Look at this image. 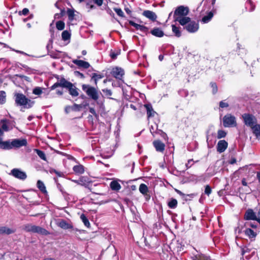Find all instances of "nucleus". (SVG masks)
<instances>
[{"label": "nucleus", "instance_id": "37998d69", "mask_svg": "<svg viewBox=\"0 0 260 260\" xmlns=\"http://www.w3.org/2000/svg\"><path fill=\"white\" fill-rule=\"evenodd\" d=\"M59 225L60 228L64 229H68L70 228V225L64 220H62L59 223Z\"/></svg>", "mask_w": 260, "mask_h": 260}, {"label": "nucleus", "instance_id": "9d476101", "mask_svg": "<svg viewBox=\"0 0 260 260\" xmlns=\"http://www.w3.org/2000/svg\"><path fill=\"white\" fill-rule=\"evenodd\" d=\"M186 30L191 33L196 32L199 29V24L195 21H190L185 26Z\"/></svg>", "mask_w": 260, "mask_h": 260}, {"label": "nucleus", "instance_id": "72a5a7b5", "mask_svg": "<svg viewBox=\"0 0 260 260\" xmlns=\"http://www.w3.org/2000/svg\"><path fill=\"white\" fill-rule=\"evenodd\" d=\"M110 187L112 190H118L120 189L121 186L119 183L116 181H112L110 183Z\"/></svg>", "mask_w": 260, "mask_h": 260}, {"label": "nucleus", "instance_id": "dca6fc26", "mask_svg": "<svg viewBox=\"0 0 260 260\" xmlns=\"http://www.w3.org/2000/svg\"><path fill=\"white\" fill-rule=\"evenodd\" d=\"M175 20L179 22V23L183 26L186 24H188L191 21L190 18L186 16L176 17L175 18Z\"/></svg>", "mask_w": 260, "mask_h": 260}, {"label": "nucleus", "instance_id": "6ab92c4d", "mask_svg": "<svg viewBox=\"0 0 260 260\" xmlns=\"http://www.w3.org/2000/svg\"><path fill=\"white\" fill-rule=\"evenodd\" d=\"M67 89H68L69 93L72 96H77L79 95L78 89L72 83H71V85H69Z\"/></svg>", "mask_w": 260, "mask_h": 260}, {"label": "nucleus", "instance_id": "20e7f679", "mask_svg": "<svg viewBox=\"0 0 260 260\" xmlns=\"http://www.w3.org/2000/svg\"><path fill=\"white\" fill-rule=\"evenodd\" d=\"M244 123L247 126L251 127L256 124L257 120L255 116L250 114H244L242 115Z\"/></svg>", "mask_w": 260, "mask_h": 260}, {"label": "nucleus", "instance_id": "bb28decb", "mask_svg": "<svg viewBox=\"0 0 260 260\" xmlns=\"http://www.w3.org/2000/svg\"><path fill=\"white\" fill-rule=\"evenodd\" d=\"M37 225L31 224H27L24 225V230L27 232L35 233Z\"/></svg>", "mask_w": 260, "mask_h": 260}, {"label": "nucleus", "instance_id": "de8ad7c7", "mask_svg": "<svg viewBox=\"0 0 260 260\" xmlns=\"http://www.w3.org/2000/svg\"><path fill=\"white\" fill-rule=\"evenodd\" d=\"M210 85L212 88V93L213 94L216 93L218 90L217 86L216 84L214 82H211Z\"/></svg>", "mask_w": 260, "mask_h": 260}, {"label": "nucleus", "instance_id": "4468645a", "mask_svg": "<svg viewBox=\"0 0 260 260\" xmlns=\"http://www.w3.org/2000/svg\"><path fill=\"white\" fill-rule=\"evenodd\" d=\"M82 108V105H78L76 104H74L72 106H66L65 108V112L66 113H69L71 111H80Z\"/></svg>", "mask_w": 260, "mask_h": 260}, {"label": "nucleus", "instance_id": "f3484780", "mask_svg": "<svg viewBox=\"0 0 260 260\" xmlns=\"http://www.w3.org/2000/svg\"><path fill=\"white\" fill-rule=\"evenodd\" d=\"M11 142L10 141H3L0 138V149L4 150H10L12 149Z\"/></svg>", "mask_w": 260, "mask_h": 260}, {"label": "nucleus", "instance_id": "412c9836", "mask_svg": "<svg viewBox=\"0 0 260 260\" xmlns=\"http://www.w3.org/2000/svg\"><path fill=\"white\" fill-rule=\"evenodd\" d=\"M151 33L152 35L157 37H162L164 35L163 31L159 28H154L151 30Z\"/></svg>", "mask_w": 260, "mask_h": 260}, {"label": "nucleus", "instance_id": "9b49d317", "mask_svg": "<svg viewBox=\"0 0 260 260\" xmlns=\"http://www.w3.org/2000/svg\"><path fill=\"white\" fill-rule=\"evenodd\" d=\"M228 143L224 140H220L217 145V151L220 153L223 152L228 148Z\"/></svg>", "mask_w": 260, "mask_h": 260}, {"label": "nucleus", "instance_id": "ea45409f", "mask_svg": "<svg viewBox=\"0 0 260 260\" xmlns=\"http://www.w3.org/2000/svg\"><path fill=\"white\" fill-rule=\"evenodd\" d=\"M35 151L36 152L38 155L43 160H46V157L45 153L40 150L39 149H35Z\"/></svg>", "mask_w": 260, "mask_h": 260}, {"label": "nucleus", "instance_id": "f704fd0d", "mask_svg": "<svg viewBox=\"0 0 260 260\" xmlns=\"http://www.w3.org/2000/svg\"><path fill=\"white\" fill-rule=\"evenodd\" d=\"M245 233L250 238H254L256 235V233L253 230L249 228L245 230Z\"/></svg>", "mask_w": 260, "mask_h": 260}, {"label": "nucleus", "instance_id": "0eeeda50", "mask_svg": "<svg viewBox=\"0 0 260 260\" xmlns=\"http://www.w3.org/2000/svg\"><path fill=\"white\" fill-rule=\"evenodd\" d=\"M111 74L116 79L121 80L124 75V72L121 68L116 67L113 68Z\"/></svg>", "mask_w": 260, "mask_h": 260}, {"label": "nucleus", "instance_id": "a19ab883", "mask_svg": "<svg viewBox=\"0 0 260 260\" xmlns=\"http://www.w3.org/2000/svg\"><path fill=\"white\" fill-rule=\"evenodd\" d=\"M6 93L4 91H0V104L6 102Z\"/></svg>", "mask_w": 260, "mask_h": 260}, {"label": "nucleus", "instance_id": "f257e3e1", "mask_svg": "<svg viewBox=\"0 0 260 260\" xmlns=\"http://www.w3.org/2000/svg\"><path fill=\"white\" fill-rule=\"evenodd\" d=\"M15 102L17 106H22L26 109L31 108L35 102L26 97L22 93H16L15 94Z\"/></svg>", "mask_w": 260, "mask_h": 260}, {"label": "nucleus", "instance_id": "6e6552de", "mask_svg": "<svg viewBox=\"0 0 260 260\" xmlns=\"http://www.w3.org/2000/svg\"><path fill=\"white\" fill-rule=\"evenodd\" d=\"M27 144V142L25 139H13L11 142L12 149L13 148H20L23 146H26Z\"/></svg>", "mask_w": 260, "mask_h": 260}, {"label": "nucleus", "instance_id": "423d86ee", "mask_svg": "<svg viewBox=\"0 0 260 260\" xmlns=\"http://www.w3.org/2000/svg\"><path fill=\"white\" fill-rule=\"evenodd\" d=\"M10 174L21 180H24L27 178V175L25 172L19 169H13L11 171Z\"/></svg>", "mask_w": 260, "mask_h": 260}, {"label": "nucleus", "instance_id": "774afa93", "mask_svg": "<svg viewBox=\"0 0 260 260\" xmlns=\"http://www.w3.org/2000/svg\"><path fill=\"white\" fill-rule=\"evenodd\" d=\"M242 184L244 186H247V183L246 181V179H243L242 180Z\"/></svg>", "mask_w": 260, "mask_h": 260}, {"label": "nucleus", "instance_id": "1a4fd4ad", "mask_svg": "<svg viewBox=\"0 0 260 260\" xmlns=\"http://www.w3.org/2000/svg\"><path fill=\"white\" fill-rule=\"evenodd\" d=\"M71 82L67 81L65 79H61L59 82L54 84L51 87V90H53L58 87H65L67 88L69 85H71Z\"/></svg>", "mask_w": 260, "mask_h": 260}, {"label": "nucleus", "instance_id": "bf43d9fd", "mask_svg": "<svg viewBox=\"0 0 260 260\" xmlns=\"http://www.w3.org/2000/svg\"><path fill=\"white\" fill-rule=\"evenodd\" d=\"M247 5H249L251 7V8H250L249 11H252L254 9V6L253 5V4H252V3L250 1H249L247 3Z\"/></svg>", "mask_w": 260, "mask_h": 260}, {"label": "nucleus", "instance_id": "c756f323", "mask_svg": "<svg viewBox=\"0 0 260 260\" xmlns=\"http://www.w3.org/2000/svg\"><path fill=\"white\" fill-rule=\"evenodd\" d=\"M178 202L177 200L171 198L168 202V206L171 209H175L177 207Z\"/></svg>", "mask_w": 260, "mask_h": 260}, {"label": "nucleus", "instance_id": "4be33fe9", "mask_svg": "<svg viewBox=\"0 0 260 260\" xmlns=\"http://www.w3.org/2000/svg\"><path fill=\"white\" fill-rule=\"evenodd\" d=\"M35 233H37L42 235L47 236L50 234V233L47 231L45 229L43 228L41 226H36V231Z\"/></svg>", "mask_w": 260, "mask_h": 260}, {"label": "nucleus", "instance_id": "603ef678", "mask_svg": "<svg viewBox=\"0 0 260 260\" xmlns=\"http://www.w3.org/2000/svg\"><path fill=\"white\" fill-rule=\"evenodd\" d=\"M219 106L220 107L223 108H226L229 107V104L227 103H225L223 101H221L219 103Z\"/></svg>", "mask_w": 260, "mask_h": 260}, {"label": "nucleus", "instance_id": "2eb2a0df", "mask_svg": "<svg viewBox=\"0 0 260 260\" xmlns=\"http://www.w3.org/2000/svg\"><path fill=\"white\" fill-rule=\"evenodd\" d=\"M143 15L152 21H155L157 18L156 14L153 11L145 10L143 12Z\"/></svg>", "mask_w": 260, "mask_h": 260}, {"label": "nucleus", "instance_id": "c85d7f7f", "mask_svg": "<svg viewBox=\"0 0 260 260\" xmlns=\"http://www.w3.org/2000/svg\"><path fill=\"white\" fill-rule=\"evenodd\" d=\"M73 169L76 173L79 174H82L84 172V167L81 165L75 166Z\"/></svg>", "mask_w": 260, "mask_h": 260}, {"label": "nucleus", "instance_id": "aec40b11", "mask_svg": "<svg viewBox=\"0 0 260 260\" xmlns=\"http://www.w3.org/2000/svg\"><path fill=\"white\" fill-rule=\"evenodd\" d=\"M129 23L131 25L135 27L136 29L140 30L142 32H145L147 30V28L146 26L138 24L133 21H129Z\"/></svg>", "mask_w": 260, "mask_h": 260}, {"label": "nucleus", "instance_id": "5701e85b", "mask_svg": "<svg viewBox=\"0 0 260 260\" xmlns=\"http://www.w3.org/2000/svg\"><path fill=\"white\" fill-rule=\"evenodd\" d=\"M251 128L256 138L260 140V125L255 124Z\"/></svg>", "mask_w": 260, "mask_h": 260}, {"label": "nucleus", "instance_id": "cd10ccee", "mask_svg": "<svg viewBox=\"0 0 260 260\" xmlns=\"http://www.w3.org/2000/svg\"><path fill=\"white\" fill-rule=\"evenodd\" d=\"M139 189L140 192L144 196H147V193L148 192V188L146 184L143 183L141 184L139 186Z\"/></svg>", "mask_w": 260, "mask_h": 260}, {"label": "nucleus", "instance_id": "49530a36", "mask_svg": "<svg viewBox=\"0 0 260 260\" xmlns=\"http://www.w3.org/2000/svg\"><path fill=\"white\" fill-rule=\"evenodd\" d=\"M226 133L223 130H219L217 132V138L221 139L226 136Z\"/></svg>", "mask_w": 260, "mask_h": 260}, {"label": "nucleus", "instance_id": "f8f14e48", "mask_svg": "<svg viewBox=\"0 0 260 260\" xmlns=\"http://www.w3.org/2000/svg\"><path fill=\"white\" fill-rule=\"evenodd\" d=\"M244 218L246 220H253L257 221V214H255L253 210L251 209H249L246 212Z\"/></svg>", "mask_w": 260, "mask_h": 260}, {"label": "nucleus", "instance_id": "e2e57ef3", "mask_svg": "<svg viewBox=\"0 0 260 260\" xmlns=\"http://www.w3.org/2000/svg\"><path fill=\"white\" fill-rule=\"evenodd\" d=\"M257 222L260 224V206H259V208L258 209V211L257 213Z\"/></svg>", "mask_w": 260, "mask_h": 260}, {"label": "nucleus", "instance_id": "09e8293b", "mask_svg": "<svg viewBox=\"0 0 260 260\" xmlns=\"http://www.w3.org/2000/svg\"><path fill=\"white\" fill-rule=\"evenodd\" d=\"M211 192L212 189L211 187L208 185H206L205 188V193L209 196L211 193Z\"/></svg>", "mask_w": 260, "mask_h": 260}, {"label": "nucleus", "instance_id": "5fc2aeb1", "mask_svg": "<svg viewBox=\"0 0 260 260\" xmlns=\"http://www.w3.org/2000/svg\"><path fill=\"white\" fill-rule=\"evenodd\" d=\"M29 12V10L27 8H24L21 12H20V14L26 15Z\"/></svg>", "mask_w": 260, "mask_h": 260}, {"label": "nucleus", "instance_id": "b1692460", "mask_svg": "<svg viewBox=\"0 0 260 260\" xmlns=\"http://www.w3.org/2000/svg\"><path fill=\"white\" fill-rule=\"evenodd\" d=\"M213 15L214 14L212 11L208 12L206 15L204 16L202 18L201 20L202 22L203 23H207L209 22L213 17Z\"/></svg>", "mask_w": 260, "mask_h": 260}, {"label": "nucleus", "instance_id": "a878e982", "mask_svg": "<svg viewBox=\"0 0 260 260\" xmlns=\"http://www.w3.org/2000/svg\"><path fill=\"white\" fill-rule=\"evenodd\" d=\"M71 34L68 30H64L61 34V38L63 41H68V43L70 42Z\"/></svg>", "mask_w": 260, "mask_h": 260}, {"label": "nucleus", "instance_id": "13d9d810", "mask_svg": "<svg viewBox=\"0 0 260 260\" xmlns=\"http://www.w3.org/2000/svg\"><path fill=\"white\" fill-rule=\"evenodd\" d=\"M51 172H54L55 174H56L59 177H61L63 175V173L61 172H58L55 170H53Z\"/></svg>", "mask_w": 260, "mask_h": 260}, {"label": "nucleus", "instance_id": "2f4dec72", "mask_svg": "<svg viewBox=\"0 0 260 260\" xmlns=\"http://www.w3.org/2000/svg\"><path fill=\"white\" fill-rule=\"evenodd\" d=\"M172 31L174 34L175 36L178 38L181 36V32L180 30V28L176 26L175 25H172Z\"/></svg>", "mask_w": 260, "mask_h": 260}, {"label": "nucleus", "instance_id": "680f3d73", "mask_svg": "<svg viewBox=\"0 0 260 260\" xmlns=\"http://www.w3.org/2000/svg\"><path fill=\"white\" fill-rule=\"evenodd\" d=\"M246 224H247V225H249L250 226H251L252 228H255L257 226V225L256 224L252 223L251 222H247L246 223Z\"/></svg>", "mask_w": 260, "mask_h": 260}, {"label": "nucleus", "instance_id": "4c0bfd02", "mask_svg": "<svg viewBox=\"0 0 260 260\" xmlns=\"http://www.w3.org/2000/svg\"><path fill=\"white\" fill-rule=\"evenodd\" d=\"M80 219H81L82 222L84 223V224L86 227H87V228L89 227V226H90L89 221L88 219H87V218L86 217V216L84 214H82L81 215Z\"/></svg>", "mask_w": 260, "mask_h": 260}, {"label": "nucleus", "instance_id": "4d7b16f0", "mask_svg": "<svg viewBox=\"0 0 260 260\" xmlns=\"http://www.w3.org/2000/svg\"><path fill=\"white\" fill-rule=\"evenodd\" d=\"M93 1L99 6H102L103 3V0H93Z\"/></svg>", "mask_w": 260, "mask_h": 260}, {"label": "nucleus", "instance_id": "393cba45", "mask_svg": "<svg viewBox=\"0 0 260 260\" xmlns=\"http://www.w3.org/2000/svg\"><path fill=\"white\" fill-rule=\"evenodd\" d=\"M15 232V231L13 229L5 227H0V234H7L9 235Z\"/></svg>", "mask_w": 260, "mask_h": 260}, {"label": "nucleus", "instance_id": "6e6d98bb", "mask_svg": "<svg viewBox=\"0 0 260 260\" xmlns=\"http://www.w3.org/2000/svg\"><path fill=\"white\" fill-rule=\"evenodd\" d=\"M192 161H193V159H189L188 160V162L187 164H186V169H188V168H190L191 166L192 165V164L191 163Z\"/></svg>", "mask_w": 260, "mask_h": 260}, {"label": "nucleus", "instance_id": "473e14b6", "mask_svg": "<svg viewBox=\"0 0 260 260\" xmlns=\"http://www.w3.org/2000/svg\"><path fill=\"white\" fill-rule=\"evenodd\" d=\"M37 187L43 192L46 193L47 192V190L46 189V187L44 184V183L41 181L38 180L37 181Z\"/></svg>", "mask_w": 260, "mask_h": 260}, {"label": "nucleus", "instance_id": "e433bc0d", "mask_svg": "<svg viewBox=\"0 0 260 260\" xmlns=\"http://www.w3.org/2000/svg\"><path fill=\"white\" fill-rule=\"evenodd\" d=\"M1 122L2 123V128L3 130L6 132L8 131L9 130V128L8 126L9 123V121L6 119H3L1 120Z\"/></svg>", "mask_w": 260, "mask_h": 260}, {"label": "nucleus", "instance_id": "8fccbe9b", "mask_svg": "<svg viewBox=\"0 0 260 260\" xmlns=\"http://www.w3.org/2000/svg\"><path fill=\"white\" fill-rule=\"evenodd\" d=\"M114 10L118 16L122 17H124V13L121 9L114 8Z\"/></svg>", "mask_w": 260, "mask_h": 260}, {"label": "nucleus", "instance_id": "052dcab7", "mask_svg": "<svg viewBox=\"0 0 260 260\" xmlns=\"http://www.w3.org/2000/svg\"><path fill=\"white\" fill-rule=\"evenodd\" d=\"M74 73H75V75L78 76H80L82 78L84 77L83 74L82 73H80L78 71H75L74 72Z\"/></svg>", "mask_w": 260, "mask_h": 260}, {"label": "nucleus", "instance_id": "c9c22d12", "mask_svg": "<svg viewBox=\"0 0 260 260\" xmlns=\"http://www.w3.org/2000/svg\"><path fill=\"white\" fill-rule=\"evenodd\" d=\"M103 77L104 76L101 74L94 73L92 74L91 79L94 80L95 84H96L98 81L103 78Z\"/></svg>", "mask_w": 260, "mask_h": 260}, {"label": "nucleus", "instance_id": "3c124183", "mask_svg": "<svg viewBox=\"0 0 260 260\" xmlns=\"http://www.w3.org/2000/svg\"><path fill=\"white\" fill-rule=\"evenodd\" d=\"M103 92L107 96H111L112 94V91L108 89H103Z\"/></svg>", "mask_w": 260, "mask_h": 260}, {"label": "nucleus", "instance_id": "69168bd1", "mask_svg": "<svg viewBox=\"0 0 260 260\" xmlns=\"http://www.w3.org/2000/svg\"><path fill=\"white\" fill-rule=\"evenodd\" d=\"M89 112L94 115H96V112L95 110L93 108H89Z\"/></svg>", "mask_w": 260, "mask_h": 260}, {"label": "nucleus", "instance_id": "7ed1b4c3", "mask_svg": "<svg viewBox=\"0 0 260 260\" xmlns=\"http://www.w3.org/2000/svg\"><path fill=\"white\" fill-rule=\"evenodd\" d=\"M223 125L224 127H233L236 125V118L231 114H226L223 118Z\"/></svg>", "mask_w": 260, "mask_h": 260}, {"label": "nucleus", "instance_id": "f03ea898", "mask_svg": "<svg viewBox=\"0 0 260 260\" xmlns=\"http://www.w3.org/2000/svg\"><path fill=\"white\" fill-rule=\"evenodd\" d=\"M82 90L86 94L94 101H96L99 98V95L98 90L89 85L83 84L82 86Z\"/></svg>", "mask_w": 260, "mask_h": 260}, {"label": "nucleus", "instance_id": "39448f33", "mask_svg": "<svg viewBox=\"0 0 260 260\" xmlns=\"http://www.w3.org/2000/svg\"><path fill=\"white\" fill-rule=\"evenodd\" d=\"M189 13V9L187 7L180 6L177 8L174 12V18L186 16Z\"/></svg>", "mask_w": 260, "mask_h": 260}, {"label": "nucleus", "instance_id": "a211bd4d", "mask_svg": "<svg viewBox=\"0 0 260 260\" xmlns=\"http://www.w3.org/2000/svg\"><path fill=\"white\" fill-rule=\"evenodd\" d=\"M144 106L147 110L148 118H149L150 117H153L156 114V113L153 110L151 105L146 104Z\"/></svg>", "mask_w": 260, "mask_h": 260}, {"label": "nucleus", "instance_id": "ddd939ff", "mask_svg": "<svg viewBox=\"0 0 260 260\" xmlns=\"http://www.w3.org/2000/svg\"><path fill=\"white\" fill-rule=\"evenodd\" d=\"M153 145L158 152H162L165 150V145L160 140L154 141L153 142Z\"/></svg>", "mask_w": 260, "mask_h": 260}, {"label": "nucleus", "instance_id": "a18cd8bd", "mask_svg": "<svg viewBox=\"0 0 260 260\" xmlns=\"http://www.w3.org/2000/svg\"><path fill=\"white\" fill-rule=\"evenodd\" d=\"M120 54V51H111L110 54V56L111 58L115 59L117 58V56Z\"/></svg>", "mask_w": 260, "mask_h": 260}, {"label": "nucleus", "instance_id": "79ce46f5", "mask_svg": "<svg viewBox=\"0 0 260 260\" xmlns=\"http://www.w3.org/2000/svg\"><path fill=\"white\" fill-rule=\"evenodd\" d=\"M73 63L78 66H83V65H90L88 62L81 60L75 59L73 61Z\"/></svg>", "mask_w": 260, "mask_h": 260}, {"label": "nucleus", "instance_id": "c03bdc74", "mask_svg": "<svg viewBox=\"0 0 260 260\" xmlns=\"http://www.w3.org/2000/svg\"><path fill=\"white\" fill-rule=\"evenodd\" d=\"M42 93V88L40 87H35L32 90V93L39 95Z\"/></svg>", "mask_w": 260, "mask_h": 260}, {"label": "nucleus", "instance_id": "864d4df0", "mask_svg": "<svg viewBox=\"0 0 260 260\" xmlns=\"http://www.w3.org/2000/svg\"><path fill=\"white\" fill-rule=\"evenodd\" d=\"M63 13H64V11L63 10H61L60 14H58V13L55 14L54 15V19H59V18H60L62 16H63Z\"/></svg>", "mask_w": 260, "mask_h": 260}, {"label": "nucleus", "instance_id": "338daca9", "mask_svg": "<svg viewBox=\"0 0 260 260\" xmlns=\"http://www.w3.org/2000/svg\"><path fill=\"white\" fill-rule=\"evenodd\" d=\"M175 191H176V192L178 194H179V195H180V196H185V194H184L183 192H182L180 190H179L175 189Z\"/></svg>", "mask_w": 260, "mask_h": 260}, {"label": "nucleus", "instance_id": "0e129e2a", "mask_svg": "<svg viewBox=\"0 0 260 260\" xmlns=\"http://www.w3.org/2000/svg\"><path fill=\"white\" fill-rule=\"evenodd\" d=\"M2 63H8V61L6 59L1 58L0 59V64Z\"/></svg>", "mask_w": 260, "mask_h": 260}, {"label": "nucleus", "instance_id": "7c9ffc66", "mask_svg": "<svg viewBox=\"0 0 260 260\" xmlns=\"http://www.w3.org/2000/svg\"><path fill=\"white\" fill-rule=\"evenodd\" d=\"M67 12L68 18H69V20H70V21H71V22L73 21L75 19V11L73 9H68Z\"/></svg>", "mask_w": 260, "mask_h": 260}, {"label": "nucleus", "instance_id": "58836bf2", "mask_svg": "<svg viewBox=\"0 0 260 260\" xmlns=\"http://www.w3.org/2000/svg\"><path fill=\"white\" fill-rule=\"evenodd\" d=\"M56 28L59 30H62L64 28L65 24L62 21H58L56 23Z\"/></svg>", "mask_w": 260, "mask_h": 260}]
</instances>
